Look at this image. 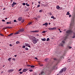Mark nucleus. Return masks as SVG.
<instances>
[{"instance_id": "nucleus-18", "label": "nucleus", "mask_w": 75, "mask_h": 75, "mask_svg": "<svg viewBox=\"0 0 75 75\" xmlns=\"http://www.w3.org/2000/svg\"><path fill=\"white\" fill-rule=\"evenodd\" d=\"M42 40L43 41H46V39H45V38L43 39H42Z\"/></svg>"}, {"instance_id": "nucleus-43", "label": "nucleus", "mask_w": 75, "mask_h": 75, "mask_svg": "<svg viewBox=\"0 0 75 75\" xmlns=\"http://www.w3.org/2000/svg\"><path fill=\"white\" fill-rule=\"evenodd\" d=\"M29 71L30 72H33V70L31 69L29 70Z\"/></svg>"}, {"instance_id": "nucleus-21", "label": "nucleus", "mask_w": 75, "mask_h": 75, "mask_svg": "<svg viewBox=\"0 0 75 75\" xmlns=\"http://www.w3.org/2000/svg\"><path fill=\"white\" fill-rule=\"evenodd\" d=\"M69 12H67V14H66V15H70V13H69Z\"/></svg>"}, {"instance_id": "nucleus-58", "label": "nucleus", "mask_w": 75, "mask_h": 75, "mask_svg": "<svg viewBox=\"0 0 75 75\" xmlns=\"http://www.w3.org/2000/svg\"><path fill=\"white\" fill-rule=\"evenodd\" d=\"M9 46H10V47H11V46H12V45H11V44H10L9 45Z\"/></svg>"}, {"instance_id": "nucleus-25", "label": "nucleus", "mask_w": 75, "mask_h": 75, "mask_svg": "<svg viewBox=\"0 0 75 75\" xmlns=\"http://www.w3.org/2000/svg\"><path fill=\"white\" fill-rule=\"evenodd\" d=\"M26 6H30V5H29V4H27V3H26Z\"/></svg>"}, {"instance_id": "nucleus-34", "label": "nucleus", "mask_w": 75, "mask_h": 75, "mask_svg": "<svg viewBox=\"0 0 75 75\" xmlns=\"http://www.w3.org/2000/svg\"><path fill=\"white\" fill-rule=\"evenodd\" d=\"M0 35L1 36H4V35L1 33H0Z\"/></svg>"}, {"instance_id": "nucleus-6", "label": "nucleus", "mask_w": 75, "mask_h": 75, "mask_svg": "<svg viewBox=\"0 0 75 75\" xmlns=\"http://www.w3.org/2000/svg\"><path fill=\"white\" fill-rule=\"evenodd\" d=\"M14 71L13 69H9L8 71V73H10V72H12Z\"/></svg>"}, {"instance_id": "nucleus-8", "label": "nucleus", "mask_w": 75, "mask_h": 75, "mask_svg": "<svg viewBox=\"0 0 75 75\" xmlns=\"http://www.w3.org/2000/svg\"><path fill=\"white\" fill-rule=\"evenodd\" d=\"M25 45L27 47H30V45H29V44L27 43H25Z\"/></svg>"}, {"instance_id": "nucleus-50", "label": "nucleus", "mask_w": 75, "mask_h": 75, "mask_svg": "<svg viewBox=\"0 0 75 75\" xmlns=\"http://www.w3.org/2000/svg\"><path fill=\"white\" fill-rule=\"evenodd\" d=\"M50 15L51 16H52V13H51V12H50Z\"/></svg>"}, {"instance_id": "nucleus-22", "label": "nucleus", "mask_w": 75, "mask_h": 75, "mask_svg": "<svg viewBox=\"0 0 75 75\" xmlns=\"http://www.w3.org/2000/svg\"><path fill=\"white\" fill-rule=\"evenodd\" d=\"M75 33H74V35L72 37V38H75Z\"/></svg>"}, {"instance_id": "nucleus-1", "label": "nucleus", "mask_w": 75, "mask_h": 75, "mask_svg": "<svg viewBox=\"0 0 75 75\" xmlns=\"http://www.w3.org/2000/svg\"><path fill=\"white\" fill-rule=\"evenodd\" d=\"M72 32V31L71 30H68L66 31V33L69 35L71 34V33Z\"/></svg>"}, {"instance_id": "nucleus-33", "label": "nucleus", "mask_w": 75, "mask_h": 75, "mask_svg": "<svg viewBox=\"0 0 75 75\" xmlns=\"http://www.w3.org/2000/svg\"><path fill=\"white\" fill-rule=\"evenodd\" d=\"M13 33L9 35H8V36H11V35H13Z\"/></svg>"}, {"instance_id": "nucleus-64", "label": "nucleus", "mask_w": 75, "mask_h": 75, "mask_svg": "<svg viewBox=\"0 0 75 75\" xmlns=\"http://www.w3.org/2000/svg\"><path fill=\"white\" fill-rule=\"evenodd\" d=\"M38 3H39V4H40V2L39 1V2H38Z\"/></svg>"}, {"instance_id": "nucleus-28", "label": "nucleus", "mask_w": 75, "mask_h": 75, "mask_svg": "<svg viewBox=\"0 0 75 75\" xmlns=\"http://www.w3.org/2000/svg\"><path fill=\"white\" fill-rule=\"evenodd\" d=\"M25 50H27V51H28V49L27 47L25 48Z\"/></svg>"}, {"instance_id": "nucleus-31", "label": "nucleus", "mask_w": 75, "mask_h": 75, "mask_svg": "<svg viewBox=\"0 0 75 75\" xmlns=\"http://www.w3.org/2000/svg\"><path fill=\"white\" fill-rule=\"evenodd\" d=\"M19 43H20V42L18 41L16 42V44H19Z\"/></svg>"}, {"instance_id": "nucleus-30", "label": "nucleus", "mask_w": 75, "mask_h": 75, "mask_svg": "<svg viewBox=\"0 0 75 75\" xmlns=\"http://www.w3.org/2000/svg\"><path fill=\"white\" fill-rule=\"evenodd\" d=\"M31 68H34L35 67V66H33L32 65L30 66Z\"/></svg>"}, {"instance_id": "nucleus-51", "label": "nucleus", "mask_w": 75, "mask_h": 75, "mask_svg": "<svg viewBox=\"0 0 75 75\" xmlns=\"http://www.w3.org/2000/svg\"><path fill=\"white\" fill-rule=\"evenodd\" d=\"M25 46H23L22 47V48H25Z\"/></svg>"}, {"instance_id": "nucleus-35", "label": "nucleus", "mask_w": 75, "mask_h": 75, "mask_svg": "<svg viewBox=\"0 0 75 75\" xmlns=\"http://www.w3.org/2000/svg\"><path fill=\"white\" fill-rule=\"evenodd\" d=\"M49 40H50V38H47L46 40V41H49Z\"/></svg>"}, {"instance_id": "nucleus-10", "label": "nucleus", "mask_w": 75, "mask_h": 75, "mask_svg": "<svg viewBox=\"0 0 75 75\" xmlns=\"http://www.w3.org/2000/svg\"><path fill=\"white\" fill-rule=\"evenodd\" d=\"M28 70V69H24L23 70V72H26V71Z\"/></svg>"}, {"instance_id": "nucleus-36", "label": "nucleus", "mask_w": 75, "mask_h": 75, "mask_svg": "<svg viewBox=\"0 0 75 75\" xmlns=\"http://www.w3.org/2000/svg\"><path fill=\"white\" fill-rule=\"evenodd\" d=\"M48 58H46L45 59V61H47V60H48Z\"/></svg>"}, {"instance_id": "nucleus-14", "label": "nucleus", "mask_w": 75, "mask_h": 75, "mask_svg": "<svg viewBox=\"0 0 75 75\" xmlns=\"http://www.w3.org/2000/svg\"><path fill=\"white\" fill-rule=\"evenodd\" d=\"M63 71L64 70L62 69L61 70V71H59V73H62V72H63Z\"/></svg>"}, {"instance_id": "nucleus-40", "label": "nucleus", "mask_w": 75, "mask_h": 75, "mask_svg": "<svg viewBox=\"0 0 75 75\" xmlns=\"http://www.w3.org/2000/svg\"><path fill=\"white\" fill-rule=\"evenodd\" d=\"M2 21H3V22H5V21H6L4 20H2Z\"/></svg>"}, {"instance_id": "nucleus-19", "label": "nucleus", "mask_w": 75, "mask_h": 75, "mask_svg": "<svg viewBox=\"0 0 75 75\" xmlns=\"http://www.w3.org/2000/svg\"><path fill=\"white\" fill-rule=\"evenodd\" d=\"M43 25H48V23H47L46 22L45 24H43Z\"/></svg>"}, {"instance_id": "nucleus-54", "label": "nucleus", "mask_w": 75, "mask_h": 75, "mask_svg": "<svg viewBox=\"0 0 75 75\" xmlns=\"http://www.w3.org/2000/svg\"><path fill=\"white\" fill-rule=\"evenodd\" d=\"M62 42H63V43H65V41H62Z\"/></svg>"}, {"instance_id": "nucleus-5", "label": "nucleus", "mask_w": 75, "mask_h": 75, "mask_svg": "<svg viewBox=\"0 0 75 75\" xmlns=\"http://www.w3.org/2000/svg\"><path fill=\"white\" fill-rule=\"evenodd\" d=\"M24 31V29H21L18 31V32H19V33H21V32H23V31Z\"/></svg>"}, {"instance_id": "nucleus-55", "label": "nucleus", "mask_w": 75, "mask_h": 75, "mask_svg": "<svg viewBox=\"0 0 75 75\" xmlns=\"http://www.w3.org/2000/svg\"><path fill=\"white\" fill-rule=\"evenodd\" d=\"M17 21H16V20H14V22H15H15H16Z\"/></svg>"}, {"instance_id": "nucleus-3", "label": "nucleus", "mask_w": 75, "mask_h": 75, "mask_svg": "<svg viewBox=\"0 0 75 75\" xmlns=\"http://www.w3.org/2000/svg\"><path fill=\"white\" fill-rule=\"evenodd\" d=\"M48 29L49 30H56V29H57V28H56V27H54L53 28H48Z\"/></svg>"}, {"instance_id": "nucleus-42", "label": "nucleus", "mask_w": 75, "mask_h": 75, "mask_svg": "<svg viewBox=\"0 0 75 75\" xmlns=\"http://www.w3.org/2000/svg\"><path fill=\"white\" fill-rule=\"evenodd\" d=\"M68 48H69V49H71V48H72V47L71 46H69Z\"/></svg>"}, {"instance_id": "nucleus-62", "label": "nucleus", "mask_w": 75, "mask_h": 75, "mask_svg": "<svg viewBox=\"0 0 75 75\" xmlns=\"http://www.w3.org/2000/svg\"><path fill=\"white\" fill-rule=\"evenodd\" d=\"M14 57H17V55H14Z\"/></svg>"}, {"instance_id": "nucleus-63", "label": "nucleus", "mask_w": 75, "mask_h": 75, "mask_svg": "<svg viewBox=\"0 0 75 75\" xmlns=\"http://www.w3.org/2000/svg\"><path fill=\"white\" fill-rule=\"evenodd\" d=\"M6 28H8V27H6Z\"/></svg>"}, {"instance_id": "nucleus-17", "label": "nucleus", "mask_w": 75, "mask_h": 75, "mask_svg": "<svg viewBox=\"0 0 75 75\" xmlns=\"http://www.w3.org/2000/svg\"><path fill=\"white\" fill-rule=\"evenodd\" d=\"M51 18H53V19H54V20H55V19H56V18H54V16H52L51 17Z\"/></svg>"}, {"instance_id": "nucleus-38", "label": "nucleus", "mask_w": 75, "mask_h": 75, "mask_svg": "<svg viewBox=\"0 0 75 75\" xmlns=\"http://www.w3.org/2000/svg\"><path fill=\"white\" fill-rule=\"evenodd\" d=\"M23 72H19V73L20 74H23Z\"/></svg>"}, {"instance_id": "nucleus-48", "label": "nucleus", "mask_w": 75, "mask_h": 75, "mask_svg": "<svg viewBox=\"0 0 75 75\" xmlns=\"http://www.w3.org/2000/svg\"><path fill=\"white\" fill-rule=\"evenodd\" d=\"M34 58H35V59L37 60H38V58H37V57H35Z\"/></svg>"}, {"instance_id": "nucleus-41", "label": "nucleus", "mask_w": 75, "mask_h": 75, "mask_svg": "<svg viewBox=\"0 0 75 75\" xmlns=\"http://www.w3.org/2000/svg\"><path fill=\"white\" fill-rule=\"evenodd\" d=\"M27 67H31V65H27Z\"/></svg>"}, {"instance_id": "nucleus-23", "label": "nucleus", "mask_w": 75, "mask_h": 75, "mask_svg": "<svg viewBox=\"0 0 75 75\" xmlns=\"http://www.w3.org/2000/svg\"><path fill=\"white\" fill-rule=\"evenodd\" d=\"M6 24H11V22H7L6 23Z\"/></svg>"}, {"instance_id": "nucleus-45", "label": "nucleus", "mask_w": 75, "mask_h": 75, "mask_svg": "<svg viewBox=\"0 0 75 75\" xmlns=\"http://www.w3.org/2000/svg\"><path fill=\"white\" fill-rule=\"evenodd\" d=\"M40 5H38L37 6V7H40Z\"/></svg>"}, {"instance_id": "nucleus-53", "label": "nucleus", "mask_w": 75, "mask_h": 75, "mask_svg": "<svg viewBox=\"0 0 75 75\" xmlns=\"http://www.w3.org/2000/svg\"><path fill=\"white\" fill-rule=\"evenodd\" d=\"M71 16H71V15H69V17H71Z\"/></svg>"}, {"instance_id": "nucleus-12", "label": "nucleus", "mask_w": 75, "mask_h": 75, "mask_svg": "<svg viewBox=\"0 0 75 75\" xmlns=\"http://www.w3.org/2000/svg\"><path fill=\"white\" fill-rule=\"evenodd\" d=\"M33 37H34V36H30L29 37V38L30 40H31V39H33Z\"/></svg>"}, {"instance_id": "nucleus-60", "label": "nucleus", "mask_w": 75, "mask_h": 75, "mask_svg": "<svg viewBox=\"0 0 75 75\" xmlns=\"http://www.w3.org/2000/svg\"><path fill=\"white\" fill-rule=\"evenodd\" d=\"M11 28V27H8V28Z\"/></svg>"}, {"instance_id": "nucleus-61", "label": "nucleus", "mask_w": 75, "mask_h": 75, "mask_svg": "<svg viewBox=\"0 0 75 75\" xmlns=\"http://www.w3.org/2000/svg\"><path fill=\"white\" fill-rule=\"evenodd\" d=\"M62 9V8H60V10H61Z\"/></svg>"}, {"instance_id": "nucleus-59", "label": "nucleus", "mask_w": 75, "mask_h": 75, "mask_svg": "<svg viewBox=\"0 0 75 75\" xmlns=\"http://www.w3.org/2000/svg\"><path fill=\"white\" fill-rule=\"evenodd\" d=\"M6 28H3V30H5V29H6Z\"/></svg>"}, {"instance_id": "nucleus-49", "label": "nucleus", "mask_w": 75, "mask_h": 75, "mask_svg": "<svg viewBox=\"0 0 75 75\" xmlns=\"http://www.w3.org/2000/svg\"><path fill=\"white\" fill-rule=\"evenodd\" d=\"M60 45H61V46H62V47H63V44H60Z\"/></svg>"}, {"instance_id": "nucleus-15", "label": "nucleus", "mask_w": 75, "mask_h": 75, "mask_svg": "<svg viewBox=\"0 0 75 75\" xmlns=\"http://www.w3.org/2000/svg\"><path fill=\"white\" fill-rule=\"evenodd\" d=\"M56 8L57 9H58V10H59V9L60 8V7H59V6L58 5L56 7Z\"/></svg>"}, {"instance_id": "nucleus-4", "label": "nucleus", "mask_w": 75, "mask_h": 75, "mask_svg": "<svg viewBox=\"0 0 75 75\" xmlns=\"http://www.w3.org/2000/svg\"><path fill=\"white\" fill-rule=\"evenodd\" d=\"M38 41V40H35L34 41H32V42L34 44H36V43L37 42V41Z\"/></svg>"}, {"instance_id": "nucleus-11", "label": "nucleus", "mask_w": 75, "mask_h": 75, "mask_svg": "<svg viewBox=\"0 0 75 75\" xmlns=\"http://www.w3.org/2000/svg\"><path fill=\"white\" fill-rule=\"evenodd\" d=\"M39 31L38 30H35L33 31H31V33H38Z\"/></svg>"}, {"instance_id": "nucleus-24", "label": "nucleus", "mask_w": 75, "mask_h": 75, "mask_svg": "<svg viewBox=\"0 0 75 75\" xmlns=\"http://www.w3.org/2000/svg\"><path fill=\"white\" fill-rule=\"evenodd\" d=\"M11 58H10L8 59V60L9 61H11L10 60H11Z\"/></svg>"}, {"instance_id": "nucleus-46", "label": "nucleus", "mask_w": 75, "mask_h": 75, "mask_svg": "<svg viewBox=\"0 0 75 75\" xmlns=\"http://www.w3.org/2000/svg\"><path fill=\"white\" fill-rule=\"evenodd\" d=\"M45 33V31H42V33Z\"/></svg>"}, {"instance_id": "nucleus-26", "label": "nucleus", "mask_w": 75, "mask_h": 75, "mask_svg": "<svg viewBox=\"0 0 75 75\" xmlns=\"http://www.w3.org/2000/svg\"><path fill=\"white\" fill-rule=\"evenodd\" d=\"M43 73H44V72L42 71L41 72V74H39V75H42V74H43Z\"/></svg>"}, {"instance_id": "nucleus-57", "label": "nucleus", "mask_w": 75, "mask_h": 75, "mask_svg": "<svg viewBox=\"0 0 75 75\" xmlns=\"http://www.w3.org/2000/svg\"><path fill=\"white\" fill-rule=\"evenodd\" d=\"M54 60H55L56 61H57V59L56 58H54Z\"/></svg>"}, {"instance_id": "nucleus-7", "label": "nucleus", "mask_w": 75, "mask_h": 75, "mask_svg": "<svg viewBox=\"0 0 75 75\" xmlns=\"http://www.w3.org/2000/svg\"><path fill=\"white\" fill-rule=\"evenodd\" d=\"M22 17H19L18 18V20L19 21H21V20H22Z\"/></svg>"}, {"instance_id": "nucleus-20", "label": "nucleus", "mask_w": 75, "mask_h": 75, "mask_svg": "<svg viewBox=\"0 0 75 75\" xmlns=\"http://www.w3.org/2000/svg\"><path fill=\"white\" fill-rule=\"evenodd\" d=\"M32 24V22H29V23H28L27 25H30V24Z\"/></svg>"}, {"instance_id": "nucleus-29", "label": "nucleus", "mask_w": 75, "mask_h": 75, "mask_svg": "<svg viewBox=\"0 0 75 75\" xmlns=\"http://www.w3.org/2000/svg\"><path fill=\"white\" fill-rule=\"evenodd\" d=\"M67 38V36H66L64 38V40H65Z\"/></svg>"}, {"instance_id": "nucleus-52", "label": "nucleus", "mask_w": 75, "mask_h": 75, "mask_svg": "<svg viewBox=\"0 0 75 75\" xmlns=\"http://www.w3.org/2000/svg\"><path fill=\"white\" fill-rule=\"evenodd\" d=\"M21 69H19L18 70V71H21Z\"/></svg>"}, {"instance_id": "nucleus-27", "label": "nucleus", "mask_w": 75, "mask_h": 75, "mask_svg": "<svg viewBox=\"0 0 75 75\" xmlns=\"http://www.w3.org/2000/svg\"><path fill=\"white\" fill-rule=\"evenodd\" d=\"M19 32H17L16 33H15V34L16 35H17V34H18L19 33Z\"/></svg>"}, {"instance_id": "nucleus-9", "label": "nucleus", "mask_w": 75, "mask_h": 75, "mask_svg": "<svg viewBox=\"0 0 75 75\" xmlns=\"http://www.w3.org/2000/svg\"><path fill=\"white\" fill-rule=\"evenodd\" d=\"M16 4H17V3L16 2H13V4H12V7H14V5H16Z\"/></svg>"}, {"instance_id": "nucleus-16", "label": "nucleus", "mask_w": 75, "mask_h": 75, "mask_svg": "<svg viewBox=\"0 0 75 75\" xmlns=\"http://www.w3.org/2000/svg\"><path fill=\"white\" fill-rule=\"evenodd\" d=\"M62 69L64 71H65L67 70V68L65 67L64 68H63Z\"/></svg>"}, {"instance_id": "nucleus-2", "label": "nucleus", "mask_w": 75, "mask_h": 75, "mask_svg": "<svg viewBox=\"0 0 75 75\" xmlns=\"http://www.w3.org/2000/svg\"><path fill=\"white\" fill-rule=\"evenodd\" d=\"M74 18H72V19L71 22L70 24V26H71V25H72V24H74L73 22H74Z\"/></svg>"}, {"instance_id": "nucleus-56", "label": "nucleus", "mask_w": 75, "mask_h": 75, "mask_svg": "<svg viewBox=\"0 0 75 75\" xmlns=\"http://www.w3.org/2000/svg\"><path fill=\"white\" fill-rule=\"evenodd\" d=\"M36 36H37V37H39V35H38V34H37L36 35Z\"/></svg>"}, {"instance_id": "nucleus-39", "label": "nucleus", "mask_w": 75, "mask_h": 75, "mask_svg": "<svg viewBox=\"0 0 75 75\" xmlns=\"http://www.w3.org/2000/svg\"><path fill=\"white\" fill-rule=\"evenodd\" d=\"M12 60L13 61H15L16 60V59H15V58H13L12 59Z\"/></svg>"}, {"instance_id": "nucleus-44", "label": "nucleus", "mask_w": 75, "mask_h": 75, "mask_svg": "<svg viewBox=\"0 0 75 75\" xmlns=\"http://www.w3.org/2000/svg\"><path fill=\"white\" fill-rule=\"evenodd\" d=\"M23 6H25V3H23Z\"/></svg>"}, {"instance_id": "nucleus-47", "label": "nucleus", "mask_w": 75, "mask_h": 75, "mask_svg": "<svg viewBox=\"0 0 75 75\" xmlns=\"http://www.w3.org/2000/svg\"><path fill=\"white\" fill-rule=\"evenodd\" d=\"M70 59H68V62H70Z\"/></svg>"}, {"instance_id": "nucleus-32", "label": "nucleus", "mask_w": 75, "mask_h": 75, "mask_svg": "<svg viewBox=\"0 0 75 75\" xmlns=\"http://www.w3.org/2000/svg\"><path fill=\"white\" fill-rule=\"evenodd\" d=\"M42 11H43L42 10V9L40 10L39 11V12H40V13H41V12H42Z\"/></svg>"}, {"instance_id": "nucleus-13", "label": "nucleus", "mask_w": 75, "mask_h": 75, "mask_svg": "<svg viewBox=\"0 0 75 75\" xmlns=\"http://www.w3.org/2000/svg\"><path fill=\"white\" fill-rule=\"evenodd\" d=\"M32 41H34L36 40V38L35 37H34L32 38Z\"/></svg>"}, {"instance_id": "nucleus-37", "label": "nucleus", "mask_w": 75, "mask_h": 75, "mask_svg": "<svg viewBox=\"0 0 75 75\" xmlns=\"http://www.w3.org/2000/svg\"><path fill=\"white\" fill-rule=\"evenodd\" d=\"M24 21V19H23L22 20V23H23Z\"/></svg>"}]
</instances>
